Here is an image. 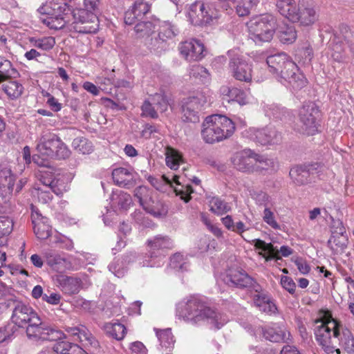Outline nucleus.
I'll use <instances>...</instances> for the list:
<instances>
[{"label":"nucleus","instance_id":"obj_1","mask_svg":"<svg viewBox=\"0 0 354 354\" xmlns=\"http://www.w3.org/2000/svg\"><path fill=\"white\" fill-rule=\"evenodd\" d=\"M176 313L187 324L194 326L207 324L214 329H220L229 321L226 315L209 307L199 296H190L180 301Z\"/></svg>","mask_w":354,"mask_h":354},{"label":"nucleus","instance_id":"obj_2","mask_svg":"<svg viewBox=\"0 0 354 354\" xmlns=\"http://www.w3.org/2000/svg\"><path fill=\"white\" fill-rule=\"evenodd\" d=\"M341 324L332 317L328 311L320 313L319 319L315 322V335L317 342L326 353L340 354V350L335 348L332 343V337L338 338L340 346L348 353H354V336L349 330H344L340 334Z\"/></svg>","mask_w":354,"mask_h":354},{"label":"nucleus","instance_id":"obj_3","mask_svg":"<svg viewBox=\"0 0 354 354\" xmlns=\"http://www.w3.org/2000/svg\"><path fill=\"white\" fill-rule=\"evenodd\" d=\"M11 321L15 326H26V335L32 340H57L64 337L62 331L44 325L37 312L22 302L15 304Z\"/></svg>","mask_w":354,"mask_h":354},{"label":"nucleus","instance_id":"obj_4","mask_svg":"<svg viewBox=\"0 0 354 354\" xmlns=\"http://www.w3.org/2000/svg\"><path fill=\"white\" fill-rule=\"evenodd\" d=\"M266 63L270 72L285 86L297 90L306 85V77L287 54L281 53L269 56Z\"/></svg>","mask_w":354,"mask_h":354},{"label":"nucleus","instance_id":"obj_5","mask_svg":"<svg viewBox=\"0 0 354 354\" xmlns=\"http://www.w3.org/2000/svg\"><path fill=\"white\" fill-rule=\"evenodd\" d=\"M235 124L225 115H212L202 124L201 136L206 143L213 144L227 139L234 133Z\"/></svg>","mask_w":354,"mask_h":354},{"label":"nucleus","instance_id":"obj_6","mask_svg":"<svg viewBox=\"0 0 354 354\" xmlns=\"http://www.w3.org/2000/svg\"><path fill=\"white\" fill-rule=\"evenodd\" d=\"M42 23L51 30L66 28L68 31L91 34L97 32V26H83L80 21L73 18V10L61 14L47 16L41 19Z\"/></svg>","mask_w":354,"mask_h":354},{"label":"nucleus","instance_id":"obj_7","mask_svg":"<svg viewBox=\"0 0 354 354\" xmlns=\"http://www.w3.org/2000/svg\"><path fill=\"white\" fill-rule=\"evenodd\" d=\"M276 19L269 14L252 17L248 23L249 37L256 44L270 41L276 32Z\"/></svg>","mask_w":354,"mask_h":354},{"label":"nucleus","instance_id":"obj_8","mask_svg":"<svg viewBox=\"0 0 354 354\" xmlns=\"http://www.w3.org/2000/svg\"><path fill=\"white\" fill-rule=\"evenodd\" d=\"M279 13L292 23H298L301 26H311L319 19V15L315 7L297 4L295 0L283 7Z\"/></svg>","mask_w":354,"mask_h":354},{"label":"nucleus","instance_id":"obj_9","mask_svg":"<svg viewBox=\"0 0 354 354\" xmlns=\"http://www.w3.org/2000/svg\"><path fill=\"white\" fill-rule=\"evenodd\" d=\"M319 110L313 102L303 104L298 111L297 131L301 133L310 136L319 131Z\"/></svg>","mask_w":354,"mask_h":354},{"label":"nucleus","instance_id":"obj_10","mask_svg":"<svg viewBox=\"0 0 354 354\" xmlns=\"http://www.w3.org/2000/svg\"><path fill=\"white\" fill-rule=\"evenodd\" d=\"M148 181L157 190L165 192L168 187H172L176 195L187 203L190 200V194L193 192L192 186L189 184H185L182 176L174 175L172 178L162 176L155 177L149 176Z\"/></svg>","mask_w":354,"mask_h":354},{"label":"nucleus","instance_id":"obj_11","mask_svg":"<svg viewBox=\"0 0 354 354\" xmlns=\"http://www.w3.org/2000/svg\"><path fill=\"white\" fill-rule=\"evenodd\" d=\"M135 196L138 199L143 209L154 217L160 218L167 214V210L164 204L155 198L147 187L140 186L136 188Z\"/></svg>","mask_w":354,"mask_h":354},{"label":"nucleus","instance_id":"obj_12","mask_svg":"<svg viewBox=\"0 0 354 354\" xmlns=\"http://www.w3.org/2000/svg\"><path fill=\"white\" fill-rule=\"evenodd\" d=\"M187 17L193 25L203 26L218 18V14L213 4L196 1L191 5Z\"/></svg>","mask_w":354,"mask_h":354},{"label":"nucleus","instance_id":"obj_13","mask_svg":"<svg viewBox=\"0 0 354 354\" xmlns=\"http://www.w3.org/2000/svg\"><path fill=\"white\" fill-rule=\"evenodd\" d=\"M230 57L229 68L232 75L241 82H250L252 79V69L238 50H230L227 52Z\"/></svg>","mask_w":354,"mask_h":354},{"label":"nucleus","instance_id":"obj_14","mask_svg":"<svg viewBox=\"0 0 354 354\" xmlns=\"http://www.w3.org/2000/svg\"><path fill=\"white\" fill-rule=\"evenodd\" d=\"M207 101V97L201 92L184 99L181 109L183 120L193 123L199 122V113Z\"/></svg>","mask_w":354,"mask_h":354},{"label":"nucleus","instance_id":"obj_15","mask_svg":"<svg viewBox=\"0 0 354 354\" xmlns=\"http://www.w3.org/2000/svg\"><path fill=\"white\" fill-rule=\"evenodd\" d=\"M100 0H83L84 8L73 10V18L79 19L83 26L93 24L97 26V16L95 12L98 10Z\"/></svg>","mask_w":354,"mask_h":354},{"label":"nucleus","instance_id":"obj_16","mask_svg":"<svg viewBox=\"0 0 354 354\" xmlns=\"http://www.w3.org/2000/svg\"><path fill=\"white\" fill-rule=\"evenodd\" d=\"M253 243L254 247L261 250L259 252V255L263 257L266 261L274 259L277 260L281 259L279 255V252L284 257H289L292 254V250L287 245H282L280 250H278L272 243H267L261 239H254Z\"/></svg>","mask_w":354,"mask_h":354},{"label":"nucleus","instance_id":"obj_17","mask_svg":"<svg viewBox=\"0 0 354 354\" xmlns=\"http://www.w3.org/2000/svg\"><path fill=\"white\" fill-rule=\"evenodd\" d=\"M248 136L261 145H274L281 140V135L274 127H268L261 129L250 128Z\"/></svg>","mask_w":354,"mask_h":354},{"label":"nucleus","instance_id":"obj_18","mask_svg":"<svg viewBox=\"0 0 354 354\" xmlns=\"http://www.w3.org/2000/svg\"><path fill=\"white\" fill-rule=\"evenodd\" d=\"M256 156L257 153L252 150L245 149L234 153L231 158V161L238 170L243 172H251L255 171L254 156Z\"/></svg>","mask_w":354,"mask_h":354},{"label":"nucleus","instance_id":"obj_19","mask_svg":"<svg viewBox=\"0 0 354 354\" xmlns=\"http://www.w3.org/2000/svg\"><path fill=\"white\" fill-rule=\"evenodd\" d=\"M180 51L189 62L199 61L205 56L204 44L198 39H191L181 43Z\"/></svg>","mask_w":354,"mask_h":354},{"label":"nucleus","instance_id":"obj_20","mask_svg":"<svg viewBox=\"0 0 354 354\" xmlns=\"http://www.w3.org/2000/svg\"><path fill=\"white\" fill-rule=\"evenodd\" d=\"M158 21H140L136 24L134 30L138 38L144 39L146 45L154 48L159 40L155 35Z\"/></svg>","mask_w":354,"mask_h":354},{"label":"nucleus","instance_id":"obj_21","mask_svg":"<svg viewBox=\"0 0 354 354\" xmlns=\"http://www.w3.org/2000/svg\"><path fill=\"white\" fill-rule=\"evenodd\" d=\"M31 218L34 225V232L39 239H46L50 235L51 226L48 218L43 216L38 209L31 205Z\"/></svg>","mask_w":354,"mask_h":354},{"label":"nucleus","instance_id":"obj_22","mask_svg":"<svg viewBox=\"0 0 354 354\" xmlns=\"http://www.w3.org/2000/svg\"><path fill=\"white\" fill-rule=\"evenodd\" d=\"M65 338V335L62 339L55 340L53 348H43L38 354H88L87 352L75 344L66 341H59Z\"/></svg>","mask_w":354,"mask_h":354},{"label":"nucleus","instance_id":"obj_23","mask_svg":"<svg viewBox=\"0 0 354 354\" xmlns=\"http://www.w3.org/2000/svg\"><path fill=\"white\" fill-rule=\"evenodd\" d=\"M44 255L47 265L57 272L62 273L72 268L71 261L64 253L60 254L48 250L44 252Z\"/></svg>","mask_w":354,"mask_h":354},{"label":"nucleus","instance_id":"obj_24","mask_svg":"<svg viewBox=\"0 0 354 354\" xmlns=\"http://www.w3.org/2000/svg\"><path fill=\"white\" fill-rule=\"evenodd\" d=\"M149 10L150 6L147 2L142 0L135 1L124 13V23L127 25L136 24L142 20Z\"/></svg>","mask_w":354,"mask_h":354},{"label":"nucleus","instance_id":"obj_25","mask_svg":"<svg viewBox=\"0 0 354 354\" xmlns=\"http://www.w3.org/2000/svg\"><path fill=\"white\" fill-rule=\"evenodd\" d=\"M225 281L227 284L231 283V285L237 287H253L254 288H255V281H254V279L242 270H230Z\"/></svg>","mask_w":354,"mask_h":354},{"label":"nucleus","instance_id":"obj_26","mask_svg":"<svg viewBox=\"0 0 354 354\" xmlns=\"http://www.w3.org/2000/svg\"><path fill=\"white\" fill-rule=\"evenodd\" d=\"M59 138L55 134L47 133L44 134L37 145L39 153L46 158H54Z\"/></svg>","mask_w":354,"mask_h":354},{"label":"nucleus","instance_id":"obj_27","mask_svg":"<svg viewBox=\"0 0 354 354\" xmlns=\"http://www.w3.org/2000/svg\"><path fill=\"white\" fill-rule=\"evenodd\" d=\"M262 333L265 339L273 342H286L290 338V333L286 327L277 324L262 328Z\"/></svg>","mask_w":354,"mask_h":354},{"label":"nucleus","instance_id":"obj_28","mask_svg":"<svg viewBox=\"0 0 354 354\" xmlns=\"http://www.w3.org/2000/svg\"><path fill=\"white\" fill-rule=\"evenodd\" d=\"M66 330L71 335L75 337L84 346L97 347L98 342L92 335L89 330L84 326L79 327H68Z\"/></svg>","mask_w":354,"mask_h":354},{"label":"nucleus","instance_id":"obj_29","mask_svg":"<svg viewBox=\"0 0 354 354\" xmlns=\"http://www.w3.org/2000/svg\"><path fill=\"white\" fill-rule=\"evenodd\" d=\"M220 93L223 98L227 102H236L241 105L245 104L248 102L246 92L239 88L224 85L221 87Z\"/></svg>","mask_w":354,"mask_h":354},{"label":"nucleus","instance_id":"obj_30","mask_svg":"<svg viewBox=\"0 0 354 354\" xmlns=\"http://www.w3.org/2000/svg\"><path fill=\"white\" fill-rule=\"evenodd\" d=\"M255 306L261 312L268 315H274L277 312L274 300L268 295L257 292L253 297Z\"/></svg>","mask_w":354,"mask_h":354},{"label":"nucleus","instance_id":"obj_31","mask_svg":"<svg viewBox=\"0 0 354 354\" xmlns=\"http://www.w3.org/2000/svg\"><path fill=\"white\" fill-rule=\"evenodd\" d=\"M112 176L116 185L127 187L133 184L135 174L131 168L118 167L113 170Z\"/></svg>","mask_w":354,"mask_h":354},{"label":"nucleus","instance_id":"obj_32","mask_svg":"<svg viewBox=\"0 0 354 354\" xmlns=\"http://www.w3.org/2000/svg\"><path fill=\"white\" fill-rule=\"evenodd\" d=\"M70 10H71L70 6L66 3L59 2V0H48L38 8L39 13L48 16Z\"/></svg>","mask_w":354,"mask_h":354},{"label":"nucleus","instance_id":"obj_33","mask_svg":"<svg viewBox=\"0 0 354 354\" xmlns=\"http://www.w3.org/2000/svg\"><path fill=\"white\" fill-rule=\"evenodd\" d=\"M55 280L61 290L66 294H76L80 290V280L77 278L58 274Z\"/></svg>","mask_w":354,"mask_h":354},{"label":"nucleus","instance_id":"obj_34","mask_svg":"<svg viewBox=\"0 0 354 354\" xmlns=\"http://www.w3.org/2000/svg\"><path fill=\"white\" fill-rule=\"evenodd\" d=\"M39 180L42 184V188L50 189L52 192L59 196L63 194L65 189L63 186L59 187V180H55L52 173L48 170L39 171Z\"/></svg>","mask_w":354,"mask_h":354},{"label":"nucleus","instance_id":"obj_35","mask_svg":"<svg viewBox=\"0 0 354 354\" xmlns=\"http://www.w3.org/2000/svg\"><path fill=\"white\" fill-rule=\"evenodd\" d=\"M15 180L10 169L3 167L0 169V194L2 196L5 197L12 193Z\"/></svg>","mask_w":354,"mask_h":354},{"label":"nucleus","instance_id":"obj_36","mask_svg":"<svg viewBox=\"0 0 354 354\" xmlns=\"http://www.w3.org/2000/svg\"><path fill=\"white\" fill-rule=\"evenodd\" d=\"M276 32L279 41L284 44H292L297 37L295 27L286 24L276 26Z\"/></svg>","mask_w":354,"mask_h":354},{"label":"nucleus","instance_id":"obj_37","mask_svg":"<svg viewBox=\"0 0 354 354\" xmlns=\"http://www.w3.org/2000/svg\"><path fill=\"white\" fill-rule=\"evenodd\" d=\"M136 258V255L135 253L131 252L127 254L123 257L122 260H117L112 262L109 266V269L117 277H122L126 272L124 267L133 262Z\"/></svg>","mask_w":354,"mask_h":354},{"label":"nucleus","instance_id":"obj_38","mask_svg":"<svg viewBox=\"0 0 354 354\" xmlns=\"http://www.w3.org/2000/svg\"><path fill=\"white\" fill-rule=\"evenodd\" d=\"M112 206L122 210H127L132 204L131 196L121 190L113 191L111 196Z\"/></svg>","mask_w":354,"mask_h":354},{"label":"nucleus","instance_id":"obj_39","mask_svg":"<svg viewBox=\"0 0 354 354\" xmlns=\"http://www.w3.org/2000/svg\"><path fill=\"white\" fill-rule=\"evenodd\" d=\"M166 165L171 169L176 170L184 162L182 153L178 150L168 147L165 150Z\"/></svg>","mask_w":354,"mask_h":354},{"label":"nucleus","instance_id":"obj_40","mask_svg":"<svg viewBox=\"0 0 354 354\" xmlns=\"http://www.w3.org/2000/svg\"><path fill=\"white\" fill-rule=\"evenodd\" d=\"M189 75L203 84H208L211 81V75L207 69L199 64L192 66L189 69Z\"/></svg>","mask_w":354,"mask_h":354},{"label":"nucleus","instance_id":"obj_41","mask_svg":"<svg viewBox=\"0 0 354 354\" xmlns=\"http://www.w3.org/2000/svg\"><path fill=\"white\" fill-rule=\"evenodd\" d=\"M147 244L153 250L171 249L174 246V242L169 237L162 235H158L149 239Z\"/></svg>","mask_w":354,"mask_h":354},{"label":"nucleus","instance_id":"obj_42","mask_svg":"<svg viewBox=\"0 0 354 354\" xmlns=\"http://www.w3.org/2000/svg\"><path fill=\"white\" fill-rule=\"evenodd\" d=\"M29 41L32 46L44 51L50 50L55 45V38L50 36L43 37H32L29 38Z\"/></svg>","mask_w":354,"mask_h":354},{"label":"nucleus","instance_id":"obj_43","mask_svg":"<svg viewBox=\"0 0 354 354\" xmlns=\"http://www.w3.org/2000/svg\"><path fill=\"white\" fill-rule=\"evenodd\" d=\"M210 211L217 215H223L231 210V206L218 197H213L209 201Z\"/></svg>","mask_w":354,"mask_h":354},{"label":"nucleus","instance_id":"obj_44","mask_svg":"<svg viewBox=\"0 0 354 354\" xmlns=\"http://www.w3.org/2000/svg\"><path fill=\"white\" fill-rule=\"evenodd\" d=\"M106 333L117 340H121L124 338L126 333L125 326L118 322L106 323L104 326Z\"/></svg>","mask_w":354,"mask_h":354},{"label":"nucleus","instance_id":"obj_45","mask_svg":"<svg viewBox=\"0 0 354 354\" xmlns=\"http://www.w3.org/2000/svg\"><path fill=\"white\" fill-rule=\"evenodd\" d=\"M2 89L9 97L15 99L22 94L24 86L17 81H8L2 84Z\"/></svg>","mask_w":354,"mask_h":354},{"label":"nucleus","instance_id":"obj_46","mask_svg":"<svg viewBox=\"0 0 354 354\" xmlns=\"http://www.w3.org/2000/svg\"><path fill=\"white\" fill-rule=\"evenodd\" d=\"M259 2V0H241L236 6V12L240 17L247 16L254 10Z\"/></svg>","mask_w":354,"mask_h":354},{"label":"nucleus","instance_id":"obj_47","mask_svg":"<svg viewBox=\"0 0 354 354\" xmlns=\"http://www.w3.org/2000/svg\"><path fill=\"white\" fill-rule=\"evenodd\" d=\"M72 147L82 154H89L93 151L92 142L82 137L75 138L72 142Z\"/></svg>","mask_w":354,"mask_h":354},{"label":"nucleus","instance_id":"obj_48","mask_svg":"<svg viewBox=\"0 0 354 354\" xmlns=\"http://www.w3.org/2000/svg\"><path fill=\"white\" fill-rule=\"evenodd\" d=\"M290 176L292 180L297 185H302L307 182L309 173L302 166H296L290 171Z\"/></svg>","mask_w":354,"mask_h":354},{"label":"nucleus","instance_id":"obj_49","mask_svg":"<svg viewBox=\"0 0 354 354\" xmlns=\"http://www.w3.org/2000/svg\"><path fill=\"white\" fill-rule=\"evenodd\" d=\"M157 26L159 27L158 37L159 40L164 41L165 39L173 37L176 35V29L169 22H162L160 24L158 21Z\"/></svg>","mask_w":354,"mask_h":354},{"label":"nucleus","instance_id":"obj_50","mask_svg":"<svg viewBox=\"0 0 354 354\" xmlns=\"http://www.w3.org/2000/svg\"><path fill=\"white\" fill-rule=\"evenodd\" d=\"M254 168L256 170H268L269 169H274L276 166V162L272 158H268L267 157L259 155L254 156Z\"/></svg>","mask_w":354,"mask_h":354},{"label":"nucleus","instance_id":"obj_51","mask_svg":"<svg viewBox=\"0 0 354 354\" xmlns=\"http://www.w3.org/2000/svg\"><path fill=\"white\" fill-rule=\"evenodd\" d=\"M265 113L269 118L282 120L288 114L287 110L277 104L268 105L265 108Z\"/></svg>","mask_w":354,"mask_h":354},{"label":"nucleus","instance_id":"obj_52","mask_svg":"<svg viewBox=\"0 0 354 354\" xmlns=\"http://www.w3.org/2000/svg\"><path fill=\"white\" fill-rule=\"evenodd\" d=\"M262 218L263 221L272 229L275 230H281V225L277 221L274 212H272L268 207H266L264 208L262 214Z\"/></svg>","mask_w":354,"mask_h":354},{"label":"nucleus","instance_id":"obj_53","mask_svg":"<svg viewBox=\"0 0 354 354\" xmlns=\"http://www.w3.org/2000/svg\"><path fill=\"white\" fill-rule=\"evenodd\" d=\"M347 238L345 234L333 235L328 241V244L333 250L342 251L346 248Z\"/></svg>","mask_w":354,"mask_h":354},{"label":"nucleus","instance_id":"obj_54","mask_svg":"<svg viewBox=\"0 0 354 354\" xmlns=\"http://www.w3.org/2000/svg\"><path fill=\"white\" fill-rule=\"evenodd\" d=\"M52 192L50 189L35 187L32 191V196L37 197L38 201L44 204L48 203L52 199Z\"/></svg>","mask_w":354,"mask_h":354},{"label":"nucleus","instance_id":"obj_55","mask_svg":"<svg viewBox=\"0 0 354 354\" xmlns=\"http://www.w3.org/2000/svg\"><path fill=\"white\" fill-rule=\"evenodd\" d=\"M170 266L174 269H176L182 272L187 270L189 267V264L185 261L183 255L180 253L175 254L171 257L170 259Z\"/></svg>","mask_w":354,"mask_h":354},{"label":"nucleus","instance_id":"obj_56","mask_svg":"<svg viewBox=\"0 0 354 354\" xmlns=\"http://www.w3.org/2000/svg\"><path fill=\"white\" fill-rule=\"evenodd\" d=\"M156 335L162 346L169 347L174 344V339L171 329L168 328L160 332L156 331Z\"/></svg>","mask_w":354,"mask_h":354},{"label":"nucleus","instance_id":"obj_57","mask_svg":"<svg viewBox=\"0 0 354 354\" xmlns=\"http://www.w3.org/2000/svg\"><path fill=\"white\" fill-rule=\"evenodd\" d=\"M152 97V102L156 108L157 112L163 113L168 109V102L165 96L161 93H156Z\"/></svg>","mask_w":354,"mask_h":354},{"label":"nucleus","instance_id":"obj_58","mask_svg":"<svg viewBox=\"0 0 354 354\" xmlns=\"http://www.w3.org/2000/svg\"><path fill=\"white\" fill-rule=\"evenodd\" d=\"M13 228V222L8 216H0V236L9 234Z\"/></svg>","mask_w":354,"mask_h":354},{"label":"nucleus","instance_id":"obj_59","mask_svg":"<svg viewBox=\"0 0 354 354\" xmlns=\"http://www.w3.org/2000/svg\"><path fill=\"white\" fill-rule=\"evenodd\" d=\"M142 114L145 116H149L152 118H158V113L156 106L152 102V97L150 100H145L142 106Z\"/></svg>","mask_w":354,"mask_h":354},{"label":"nucleus","instance_id":"obj_60","mask_svg":"<svg viewBox=\"0 0 354 354\" xmlns=\"http://www.w3.org/2000/svg\"><path fill=\"white\" fill-rule=\"evenodd\" d=\"M17 327L11 324L0 328V343L9 339L16 332Z\"/></svg>","mask_w":354,"mask_h":354},{"label":"nucleus","instance_id":"obj_61","mask_svg":"<svg viewBox=\"0 0 354 354\" xmlns=\"http://www.w3.org/2000/svg\"><path fill=\"white\" fill-rule=\"evenodd\" d=\"M162 262V258L161 257H158L154 254V252H151L150 256L147 257V259L142 262H140V264L142 267H158L161 265Z\"/></svg>","mask_w":354,"mask_h":354},{"label":"nucleus","instance_id":"obj_62","mask_svg":"<svg viewBox=\"0 0 354 354\" xmlns=\"http://www.w3.org/2000/svg\"><path fill=\"white\" fill-rule=\"evenodd\" d=\"M57 148L55 150L54 158H57L59 159H66L68 158L71 155V151L68 148V147L61 140H59Z\"/></svg>","mask_w":354,"mask_h":354},{"label":"nucleus","instance_id":"obj_63","mask_svg":"<svg viewBox=\"0 0 354 354\" xmlns=\"http://www.w3.org/2000/svg\"><path fill=\"white\" fill-rule=\"evenodd\" d=\"M281 284L282 287L290 294H293L295 292L296 284L290 277L283 276L281 279Z\"/></svg>","mask_w":354,"mask_h":354},{"label":"nucleus","instance_id":"obj_64","mask_svg":"<svg viewBox=\"0 0 354 354\" xmlns=\"http://www.w3.org/2000/svg\"><path fill=\"white\" fill-rule=\"evenodd\" d=\"M157 133H158V129L156 126L147 124L142 129L141 135L145 139H149L156 138Z\"/></svg>","mask_w":354,"mask_h":354}]
</instances>
